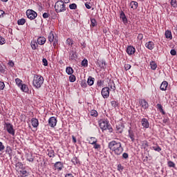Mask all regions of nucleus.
<instances>
[{"mask_svg": "<svg viewBox=\"0 0 177 177\" xmlns=\"http://www.w3.org/2000/svg\"><path fill=\"white\" fill-rule=\"evenodd\" d=\"M99 124L102 131H106V129H108L110 133L113 132V127H111V124H110L107 119L100 120Z\"/></svg>", "mask_w": 177, "mask_h": 177, "instance_id": "nucleus-3", "label": "nucleus"}, {"mask_svg": "<svg viewBox=\"0 0 177 177\" xmlns=\"http://www.w3.org/2000/svg\"><path fill=\"white\" fill-rule=\"evenodd\" d=\"M31 124L33 128H38V125H39V122L38 119L33 118L31 119Z\"/></svg>", "mask_w": 177, "mask_h": 177, "instance_id": "nucleus-15", "label": "nucleus"}, {"mask_svg": "<svg viewBox=\"0 0 177 177\" xmlns=\"http://www.w3.org/2000/svg\"><path fill=\"white\" fill-rule=\"evenodd\" d=\"M69 9H71V10H74L75 9H77V4L75 3H72L69 5Z\"/></svg>", "mask_w": 177, "mask_h": 177, "instance_id": "nucleus-45", "label": "nucleus"}, {"mask_svg": "<svg viewBox=\"0 0 177 177\" xmlns=\"http://www.w3.org/2000/svg\"><path fill=\"white\" fill-rule=\"evenodd\" d=\"M55 9L57 13L66 12V4L63 3V1H57L55 4Z\"/></svg>", "mask_w": 177, "mask_h": 177, "instance_id": "nucleus-4", "label": "nucleus"}, {"mask_svg": "<svg viewBox=\"0 0 177 177\" xmlns=\"http://www.w3.org/2000/svg\"><path fill=\"white\" fill-rule=\"evenodd\" d=\"M130 6H131V9H138V2L136 1H131Z\"/></svg>", "mask_w": 177, "mask_h": 177, "instance_id": "nucleus-33", "label": "nucleus"}, {"mask_svg": "<svg viewBox=\"0 0 177 177\" xmlns=\"http://www.w3.org/2000/svg\"><path fill=\"white\" fill-rule=\"evenodd\" d=\"M124 69L126 70V71H128V70H130L131 69V64H125L124 65Z\"/></svg>", "mask_w": 177, "mask_h": 177, "instance_id": "nucleus-58", "label": "nucleus"}, {"mask_svg": "<svg viewBox=\"0 0 177 177\" xmlns=\"http://www.w3.org/2000/svg\"><path fill=\"white\" fill-rule=\"evenodd\" d=\"M45 42H46V39L44 37H40L37 39V44L39 45H44Z\"/></svg>", "mask_w": 177, "mask_h": 177, "instance_id": "nucleus-20", "label": "nucleus"}, {"mask_svg": "<svg viewBox=\"0 0 177 177\" xmlns=\"http://www.w3.org/2000/svg\"><path fill=\"white\" fill-rule=\"evenodd\" d=\"M8 66H10V67H13V66H15V62H13V61H12V60H10V61L8 62Z\"/></svg>", "mask_w": 177, "mask_h": 177, "instance_id": "nucleus-62", "label": "nucleus"}, {"mask_svg": "<svg viewBox=\"0 0 177 177\" xmlns=\"http://www.w3.org/2000/svg\"><path fill=\"white\" fill-rule=\"evenodd\" d=\"M6 68V67L0 64V73H1V74H5V69Z\"/></svg>", "mask_w": 177, "mask_h": 177, "instance_id": "nucleus-44", "label": "nucleus"}, {"mask_svg": "<svg viewBox=\"0 0 177 177\" xmlns=\"http://www.w3.org/2000/svg\"><path fill=\"white\" fill-rule=\"evenodd\" d=\"M91 27H96L97 22L95 18L91 19Z\"/></svg>", "mask_w": 177, "mask_h": 177, "instance_id": "nucleus-37", "label": "nucleus"}, {"mask_svg": "<svg viewBox=\"0 0 177 177\" xmlns=\"http://www.w3.org/2000/svg\"><path fill=\"white\" fill-rule=\"evenodd\" d=\"M18 26H24L26 24V19L21 18L17 21Z\"/></svg>", "mask_w": 177, "mask_h": 177, "instance_id": "nucleus-32", "label": "nucleus"}, {"mask_svg": "<svg viewBox=\"0 0 177 177\" xmlns=\"http://www.w3.org/2000/svg\"><path fill=\"white\" fill-rule=\"evenodd\" d=\"M75 80H76L75 75H74L73 74L70 75V76H69L70 82H75Z\"/></svg>", "mask_w": 177, "mask_h": 177, "instance_id": "nucleus-42", "label": "nucleus"}, {"mask_svg": "<svg viewBox=\"0 0 177 177\" xmlns=\"http://www.w3.org/2000/svg\"><path fill=\"white\" fill-rule=\"evenodd\" d=\"M141 124L144 128H149L150 127V123H149V120L146 118H142L141 120Z\"/></svg>", "mask_w": 177, "mask_h": 177, "instance_id": "nucleus-12", "label": "nucleus"}, {"mask_svg": "<svg viewBox=\"0 0 177 177\" xmlns=\"http://www.w3.org/2000/svg\"><path fill=\"white\" fill-rule=\"evenodd\" d=\"M73 164H74V165H77L78 164H80V159L77 158V157H74L72 160H71Z\"/></svg>", "mask_w": 177, "mask_h": 177, "instance_id": "nucleus-35", "label": "nucleus"}, {"mask_svg": "<svg viewBox=\"0 0 177 177\" xmlns=\"http://www.w3.org/2000/svg\"><path fill=\"white\" fill-rule=\"evenodd\" d=\"M47 153H48V156L50 158H53L55 157V151L52 149H49L47 150Z\"/></svg>", "mask_w": 177, "mask_h": 177, "instance_id": "nucleus-30", "label": "nucleus"}, {"mask_svg": "<svg viewBox=\"0 0 177 177\" xmlns=\"http://www.w3.org/2000/svg\"><path fill=\"white\" fill-rule=\"evenodd\" d=\"M74 44V41L73 39L68 38L66 39V45H68V46H73Z\"/></svg>", "mask_w": 177, "mask_h": 177, "instance_id": "nucleus-40", "label": "nucleus"}, {"mask_svg": "<svg viewBox=\"0 0 177 177\" xmlns=\"http://www.w3.org/2000/svg\"><path fill=\"white\" fill-rule=\"evenodd\" d=\"M152 149L153 150H155V151H158V153H160V151H161V147H160L158 145H156L155 147H152Z\"/></svg>", "mask_w": 177, "mask_h": 177, "instance_id": "nucleus-46", "label": "nucleus"}, {"mask_svg": "<svg viewBox=\"0 0 177 177\" xmlns=\"http://www.w3.org/2000/svg\"><path fill=\"white\" fill-rule=\"evenodd\" d=\"M170 55H171V56H176V50L174 49H171L170 51Z\"/></svg>", "mask_w": 177, "mask_h": 177, "instance_id": "nucleus-56", "label": "nucleus"}, {"mask_svg": "<svg viewBox=\"0 0 177 177\" xmlns=\"http://www.w3.org/2000/svg\"><path fill=\"white\" fill-rule=\"evenodd\" d=\"M77 53L74 50H71L69 53V60H77Z\"/></svg>", "mask_w": 177, "mask_h": 177, "instance_id": "nucleus-11", "label": "nucleus"}, {"mask_svg": "<svg viewBox=\"0 0 177 177\" xmlns=\"http://www.w3.org/2000/svg\"><path fill=\"white\" fill-rule=\"evenodd\" d=\"M108 148L115 156H121L124 153V147L120 142L112 140L109 142Z\"/></svg>", "mask_w": 177, "mask_h": 177, "instance_id": "nucleus-1", "label": "nucleus"}, {"mask_svg": "<svg viewBox=\"0 0 177 177\" xmlns=\"http://www.w3.org/2000/svg\"><path fill=\"white\" fill-rule=\"evenodd\" d=\"M140 104L142 106V109H145V110L149 109V103L146 100H141L140 101Z\"/></svg>", "mask_w": 177, "mask_h": 177, "instance_id": "nucleus-13", "label": "nucleus"}, {"mask_svg": "<svg viewBox=\"0 0 177 177\" xmlns=\"http://www.w3.org/2000/svg\"><path fill=\"white\" fill-rule=\"evenodd\" d=\"M57 124V119H56L55 118V116L50 117L48 119V125L51 127V128H55V127H56Z\"/></svg>", "mask_w": 177, "mask_h": 177, "instance_id": "nucleus-9", "label": "nucleus"}, {"mask_svg": "<svg viewBox=\"0 0 177 177\" xmlns=\"http://www.w3.org/2000/svg\"><path fill=\"white\" fill-rule=\"evenodd\" d=\"M27 161H29V162H32L34 161V158H32V154H28L26 156Z\"/></svg>", "mask_w": 177, "mask_h": 177, "instance_id": "nucleus-38", "label": "nucleus"}, {"mask_svg": "<svg viewBox=\"0 0 177 177\" xmlns=\"http://www.w3.org/2000/svg\"><path fill=\"white\" fill-rule=\"evenodd\" d=\"M48 39L50 44H53L54 48L57 46V44L59 42V39H57V37L55 36L53 31H51L49 33V35L48 36Z\"/></svg>", "mask_w": 177, "mask_h": 177, "instance_id": "nucleus-6", "label": "nucleus"}, {"mask_svg": "<svg viewBox=\"0 0 177 177\" xmlns=\"http://www.w3.org/2000/svg\"><path fill=\"white\" fill-rule=\"evenodd\" d=\"M142 149H146V148L149 147V144L147 143V141H143L142 142Z\"/></svg>", "mask_w": 177, "mask_h": 177, "instance_id": "nucleus-47", "label": "nucleus"}, {"mask_svg": "<svg viewBox=\"0 0 177 177\" xmlns=\"http://www.w3.org/2000/svg\"><path fill=\"white\" fill-rule=\"evenodd\" d=\"M30 46L32 50H37V48H38V43H37L35 40H32L30 43Z\"/></svg>", "mask_w": 177, "mask_h": 177, "instance_id": "nucleus-23", "label": "nucleus"}, {"mask_svg": "<svg viewBox=\"0 0 177 177\" xmlns=\"http://www.w3.org/2000/svg\"><path fill=\"white\" fill-rule=\"evenodd\" d=\"M19 88H20L21 91L22 92H28V87H27V85L25 84H22Z\"/></svg>", "mask_w": 177, "mask_h": 177, "instance_id": "nucleus-31", "label": "nucleus"}, {"mask_svg": "<svg viewBox=\"0 0 177 177\" xmlns=\"http://www.w3.org/2000/svg\"><path fill=\"white\" fill-rule=\"evenodd\" d=\"M168 86V82H163L160 86V91H167V87Z\"/></svg>", "mask_w": 177, "mask_h": 177, "instance_id": "nucleus-21", "label": "nucleus"}, {"mask_svg": "<svg viewBox=\"0 0 177 177\" xmlns=\"http://www.w3.org/2000/svg\"><path fill=\"white\" fill-rule=\"evenodd\" d=\"M129 138H130L131 142L135 141V134H133V131L132 130H129Z\"/></svg>", "mask_w": 177, "mask_h": 177, "instance_id": "nucleus-28", "label": "nucleus"}, {"mask_svg": "<svg viewBox=\"0 0 177 177\" xmlns=\"http://www.w3.org/2000/svg\"><path fill=\"white\" fill-rule=\"evenodd\" d=\"M138 39H140V41H142V39H143V34H138Z\"/></svg>", "mask_w": 177, "mask_h": 177, "instance_id": "nucleus-64", "label": "nucleus"}, {"mask_svg": "<svg viewBox=\"0 0 177 177\" xmlns=\"http://www.w3.org/2000/svg\"><path fill=\"white\" fill-rule=\"evenodd\" d=\"M66 73L68 75H71L74 73V70L71 68V66H67L66 68Z\"/></svg>", "mask_w": 177, "mask_h": 177, "instance_id": "nucleus-24", "label": "nucleus"}, {"mask_svg": "<svg viewBox=\"0 0 177 177\" xmlns=\"http://www.w3.org/2000/svg\"><path fill=\"white\" fill-rule=\"evenodd\" d=\"M100 67L101 68H105V67H106V62H104V61L101 62L100 64Z\"/></svg>", "mask_w": 177, "mask_h": 177, "instance_id": "nucleus-54", "label": "nucleus"}, {"mask_svg": "<svg viewBox=\"0 0 177 177\" xmlns=\"http://www.w3.org/2000/svg\"><path fill=\"white\" fill-rule=\"evenodd\" d=\"M55 167L56 168V169H57L58 171H62V169H63V168L64 167V166L63 165V163H62V162H57L55 164Z\"/></svg>", "mask_w": 177, "mask_h": 177, "instance_id": "nucleus-17", "label": "nucleus"}, {"mask_svg": "<svg viewBox=\"0 0 177 177\" xmlns=\"http://www.w3.org/2000/svg\"><path fill=\"white\" fill-rule=\"evenodd\" d=\"M87 84L89 85V86H92L93 84H95V78L92 77H88V80H87Z\"/></svg>", "mask_w": 177, "mask_h": 177, "instance_id": "nucleus-25", "label": "nucleus"}, {"mask_svg": "<svg viewBox=\"0 0 177 177\" xmlns=\"http://www.w3.org/2000/svg\"><path fill=\"white\" fill-rule=\"evenodd\" d=\"M124 169V167L121 165V164L118 165V171H122Z\"/></svg>", "mask_w": 177, "mask_h": 177, "instance_id": "nucleus-61", "label": "nucleus"}, {"mask_svg": "<svg viewBox=\"0 0 177 177\" xmlns=\"http://www.w3.org/2000/svg\"><path fill=\"white\" fill-rule=\"evenodd\" d=\"M82 67H88V59H84L82 61Z\"/></svg>", "mask_w": 177, "mask_h": 177, "instance_id": "nucleus-41", "label": "nucleus"}, {"mask_svg": "<svg viewBox=\"0 0 177 177\" xmlns=\"http://www.w3.org/2000/svg\"><path fill=\"white\" fill-rule=\"evenodd\" d=\"M90 114L92 117H97V111L96 110H91Z\"/></svg>", "mask_w": 177, "mask_h": 177, "instance_id": "nucleus-43", "label": "nucleus"}, {"mask_svg": "<svg viewBox=\"0 0 177 177\" xmlns=\"http://www.w3.org/2000/svg\"><path fill=\"white\" fill-rule=\"evenodd\" d=\"M120 19H122V21L124 23V24H128V19L127 18V16L125 15L124 11H122L120 13Z\"/></svg>", "mask_w": 177, "mask_h": 177, "instance_id": "nucleus-16", "label": "nucleus"}, {"mask_svg": "<svg viewBox=\"0 0 177 177\" xmlns=\"http://www.w3.org/2000/svg\"><path fill=\"white\" fill-rule=\"evenodd\" d=\"M43 17H44V19H48V17H49V13H48V12H44V13L43 14Z\"/></svg>", "mask_w": 177, "mask_h": 177, "instance_id": "nucleus-63", "label": "nucleus"}, {"mask_svg": "<svg viewBox=\"0 0 177 177\" xmlns=\"http://www.w3.org/2000/svg\"><path fill=\"white\" fill-rule=\"evenodd\" d=\"M170 3H171V6H173V8H176V6H177L176 0H171Z\"/></svg>", "mask_w": 177, "mask_h": 177, "instance_id": "nucleus-52", "label": "nucleus"}, {"mask_svg": "<svg viewBox=\"0 0 177 177\" xmlns=\"http://www.w3.org/2000/svg\"><path fill=\"white\" fill-rule=\"evenodd\" d=\"M19 175L21 177L28 176V171H27V170H24V169L20 170Z\"/></svg>", "mask_w": 177, "mask_h": 177, "instance_id": "nucleus-27", "label": "nucleus"}, {"mask_svg": "<svg viewBox=\"0 0 177 177\" xmlns=\"http://www.w3.org/2000/svg\"><path fill=\"white\" fill-rule=\"evenodd\" d=\"M101 95L104 99H107L110 96V88L109 87H104L102 89Z\"/></svg>", "mask_w": 177, "mask_h": 177, "instance_id": "nucleus-8", "label": "nucleus"}, {"mask_svg": "<svg viewBox=\"0 0 177 177\" xmlns=\"http://www.w3.org/2000/svg\"><path fill=\"white\" fill-rule=\"evenodd\" d=\"M167 165H168V167H169L170 168H175V162L172 161H169Z\"/></svg>", "mask_w": 177, "mask_h": 177, "instance_id": "nucleus-49", "label": "nucleus"}, {"mask_svg": "<svg viewBox=\"0 0 177 177\" xmlns=\"http://www.w3.org/2000/svg\"><path fill=\"white\" fill-rule=\"evenodd\" d=\"M112 107H117L118 106V102L117 101H111V102Z\"/></svg>", "mask_w": 177, "mask_h": 177, "instance_id": "nucleus-53", "label": "nucleus"}, {"mask_svg": "<svg viewBox=\"0 0 177 177\" xmlns=\"http://www.w3.org/2000/svg\"><path fill=\"white\" fill-rule=\"evenodd\" d=\"M165 35V38L172 39V32H171V30H166Z\"/></svg>", "mask_w": 177, "mask_h": 177, "instance_id": "nucleus-29", "label": "nucleus"}, {"mask_svg": "<svg viewBox=\"0 0 177 177\" xmlns=\"http://www.w3.org/2000/svg\"><path fill=\"white\" fill-rule=\"evenodd\" d=\"M5 42H6L5 38L0 37V45H3Z\"/></svg>", "mask_w": 177, "mask_h": 177, "instance_id": "nucleus-59", "label": "nucleus"}, {"mask_svg": "<svg viewBox=\"0 0 177 177\" xmlns=\"http://www.w3.org/2000/svg\"><path fill=\"white\" fill-rule=\"evenodd\" d=\"M26 16L30 20H34L38 16V14L32 10H27Z\"/></svg>", "mask_w": 177, "mask_h": 177, "instance_id": "nucleus-7", "label": "nucleus"}, {"mask_svg": "<svg viewBox=\"0 0 177 177\" xmlns=\"http://www.w3.org/2000/svg\"><path fill=\"white\" fill-rule=\"evenodd\" d=\"M108 88H109V91H115V84H114V82L110 81L108 84Z\"/></svg>", "mask_w": 177, "mask_h": 177, "instance_id": "nucleus-18", "label": "nucleus"}, {"mask_svg": "<svg viewBox=\"0 0 177 177\" xmlns=\"http://www.w3.org/2000/svg\"><path fill=\"white\" fill-rule=\"evenodd\" d=\"M88 142L89 143V145H95V143H97V138H95V137H89L88 138Z\"/></svg>", "mask_w": 177, "mask_h": 177, "instance_id": "nucleus-19", "label": "nucleus"}, {"mask_svg": "<svg viewBox=\"0 0 177 177\" xmlns=\"http://www.w3.org/2000/svg\"><path fill=\"white\" fill-rule=\"evenodd\" d=\"M4 129L7 131L8 133L11 135V136H15L16 135V130L13 127V124L10 122H5L4 123Z\"/></svg>", "mask_w": 177, "mask_h": 177, "instance_id": "nucleus-5", "label": "nucleus"}, {"mask_svg": "<svg viewBox=\"0 0 177 177\" xmlns=\"http://www.w3.org/2000/svg\"><path fill=\"white\" fill-rule=\"evenodd\" d=\"M124 128H125V127L122 123L116 125V129L117 131H118V132H120V133H122V131H124Z\"/></svg>", "mask_w": 177, "mask_h": 177, "instance_id": "nucleus-22", "label": "nucleus"}, {"mask_svg": "<svg viewBox=\"0 0 177 177\" xmlns=\"http://www.w3.org/2000/svg\"><path fill=\"white\" fill-rule=\"evenodd\" d=\"M122 158L123 160H128V158H129V155L128 154V153H122Z\"/></svg>", "mask_w": 177, "mask_h": 177, "instance_id": "nucleus-51", "label": "nucleus"}, {"mask_svg": "<svg viewBox=\"0 0 177 177\" xmlns=\"http://www.w3.org/2000/svg\"><path fill=\"white\" fill-rule=\"evenodd\" d=\"M81 86L82 88H86L88 86V84L86 83V81L82 80L81 82Z\"/></svg>", "mask_w": 177, "mask_h": 177, "instance_id": "nucleus-50", "label": "nucleus"}, {"mask_svg": "<svg viewBox=\"0 0 177 177\" xmlns=\"http://www.w3.org/2000/svg\"><path fill=\"white\" fill-rule=\"evenodd\" d=\"M5 88V83L3 82H0V91H3Z\"/></svg>", "mask_w": 177, "mask_h": 177, "instance_id": "nucleus-55", "label": "nucleus"}, {"mask_svg": "<svg viewBox=\"0 0 177 177\" xmlns=\"http://www.w3.org/2000/svg\"><path fill=\"white\" fill-rule=\"evenodd\" d=\"M145 47L149 50H153L154 49V42L150 41L145 44Z\"/></svg>", "mask_w": 177, "mask_h": 177, "instance_id": "nucleus-14", "label": "nucleus"}, {"mask_svg": "<svg viewBox=\"0 0 177 177\" xmlns=\"http://www.w3.org/2000/svg\"><path fill=\"white\" fill-rule=\"evenodd\" d=\"M42 63L44 66H48V59H46V58H43Z\"/></svg>", "mask_w": 177, "mask_h": 177, "instance_id": "nucleus-60", "label": "nucleus"}, {"mask_svg": "<svg viewBox=\"0 0 177 177\" xmlns=\"http://www.w3.org/2000/svg\"><path fill=\"white\" fill-rule=\"evenodd\" d=\"M135 52H136V48L133 46H129L127 48V53L129 56H132V55H135Z\"/></svg>", "mask_w": 177, "mask_h": 177, "instance_id": "nucleus-10", "label": "nucleus"}, {"mask_svg": "<svg viewBox=\"0 0 177 177\" xmlns=\"http://www.w3.org/2000/svg\"><path fill=\"white\" fill-rule=\"evenodd\" d=\"M3 150H5V146L2 142H0V151H3Z\"/></svg>", "mask_w": 177, "mask_h": 177, "instance_id": "nucleus-57", "label": "nucleus"}, {"mask_svg": "<svg viewBox=\"0 0 177 177\" xmlns=\"http://www.w3.org/2000/svg\"><path fill=\"white\" fill-rule=\"evenodd\" d=\"M15 82H16V84L17 85V86H19V87L22 84L21 80H20L19 78L15 79Z\"/></svg>", "mask_w": 177, "mask_h": 177, "instance_id": "nucleus-48", "label": "nucleus"}, {"mask_svg": "<svg viewBox=\"0 0 177 177\" xmlns=\"http://www.w3.org/2000/svg\"><path fill=\"white\" fill-rule=\"evenodd\" d=\"M44 84V77L41 75H35L33 77L32 85L36 89H39Z\"/></svg>", "mask_w": 177, "mask_h": 177, "instance_id": "nucleus-2", "label": "nucleus"}, {"mask_svg": "<svg viewBox=\"0 0 177 177\" xmlns=\"http://www.w3.org/2000/svg\"><path fill=\"white\" fill-rule=\"evenodd\" d=\"M150 66L151 70H156L157 68V63H156L154 61L150 62Z\"/></svg>", "mask_w": 177, "mask_h": 177, "instance_id": "nucleus-34", "label": "nucleus"}, {"mask_svg": "<svg viewBox=\"0 0 177 177\" xmlns=\"http://www.w3.org/2000/svg\"><path fill=\"white\" fill-rule=\"evenodd\" d=\"M12 147L7 146L6 149V152L7 153V154H8L9 156H12Z\"/></svg>", "mask_w": 177, "mask_h": 177, "instance_id": "nucleus-39", "label": "nucleus"}, {"mask_svg": "<svg viewBox=\"0 0 177 177\" xmlns=\"http://www.w3.org/2000/svg\"><path fill=\"white\" fill-rule=\"evenodd\" d=\"M156 107L158 110L162 114V115H165V111L162 109V105L161 104H157Z\"/></svg>", "mask_w": 177, "mask_h": 177, "instance_id": "nucleus-26", "label": "nucleus"}, {"mask_svg": "<svg viewBox=\"0 0 177 177\" xmlns=\"http://www.w3.org/2000/svg\"><path fill=\"white\" fill-rule=\"evenodd\" d=\"M93 146L95 150H100V149H102V146L100 144H97V142L93 144Z\"/></svg>", "mask_w": 177, "mask_h": 177, "instance_id": "nucleus-36", "label": "nucleus"}]
</instances>
